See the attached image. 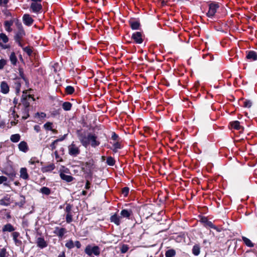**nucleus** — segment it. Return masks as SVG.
I'll use <instances>...</instances> for the list:
<instances>
[{
    "instance_id": "1",
    "label": "nucleus",
    "mask_w": 257,
    "mask_h": 257,
    "mask_svg": "<svg viewBox=\"0 0 257 257\" xmlns=\"http://www.w3.org/2000/svg\"><path fill=\"white\" fill-rule=\"evenodd\" d=\"M78 139L82 145L87 147L89 144L92 147H96L99 145L100 143L97 141V136L91 133L86 134L85 132H81L80 130L77 132Z\"/></svg>"
},
{
    "instance_id": "2",
    "label": "nucleus",
    "mask_w": 257,
    "mask_h": 257,
    "mask_svg": "<svg viewBox=\"0 0 257 257\" xmlns=\"http://www.w3.org/2000/svg\"><path fill=\"white\" fill-rule=\"evenodd\" d=\"M25 31L22 25L20 24L18 26V31L16 33V34L14 36V40L15 42L18 44V45L21 47H23L22 40L23 38L25 36Z\"/></svg>"
},
{
    "instance_id": "3",
    "label": "nucleus",
    "mask_w": 257,
    "mask_h": 257,
    "mask_svg": "<svg viewBox=\"0 0 257 257\" xmlns=\"http://www.w3.org/2000/svg\"><path fill=\"white\" fill-rule=\"evenodd\" d=\"M84 251L89 256H92V255L99 256L100 253V248L97 245H88L85 247Z\"/></svg>"
},
{
    "instance_id": "4",
    "label": "nucleus",
    "mask_w": 257,
    "mask_h": 257,
    "mask_svg": "<svg viewBox=\"0 0 257 257\" xmlns=\"http://www.w3.org/2000/svg\"><path fill=\"white\" fill-rule=\"evenodd\" d=\"M94 162L92 159H90L86 162L81 163V170L85 174H89L91 173L93 169Z\"/></svg>"
},
{
    "instance_id": "5",
    "label": "nucleus",
    "mask_w": 257,
    "mask_h": 257,
    "mask_svg": "<svg viewBox=\"0 0 257 257\" xmlns=\"http://www.w3.org/2000/svg\"><path fill=\"white\" fill-rule=\"evenodd\" d=\"M34 100L35 99L31 96V95L23 94L21 100L22 103L19 104V106L22 105L23 107L29 108L30 101Z\"/></svg>"
},
{
    "instance_id": "6",
    "label": "nucleus",
    "mask_w": 257,
    "mask_h": 257,
    "mask_svg": "<svg viewBox=\"0 0 257 257\" xmlns=\"http://www.w3.org/2000/svg\"><path fill=\"white\" fill-rule=\"evenodd\" d=\"M219 5L217 3H212L209 5V10L207 13V16L209 18H212L219 9Z\"/></svg>"
},
{
    "instance_id": "7",
    "label": "nucleus",
    "mask_w": 257,
    "mask_h": 257,
    "mask_svg": "<svg viewBox=\"0 0 257 257\" xmlns=\"http://www.w3.org/2000/svg\"><path fill=\"white\" fill-rule=\"evenodd\" d=\"M69 154L71 156H76L80 153L79 149L76 146L74 143H72L68 146Z\"/></svg>"
},
{
    "instance_id": "8",
    "label": "nucleus",
    "mask_w": 257,
    "mask_h": 257,
    "mask_svg": "<svg viewBox=\"0 0 257 257\" xmlns=\"http://www.w3.org/2000/svg\"><path fill=\"white\" fill-rule=\"evenodd\" d=\"M132 39L134 40L137 44H142L144 41L143 38V34L140 32H136L133 34Z\"/></svg>"
},
{
    "instance_id": "9",
    "label": "nucleus",
    "mask_w": 257,
    "mask_h": 257,
    "mask_svg": "<svg viewBox=\"0 0 257 257\" xmlns=\"http://www.w3.org/2000/svg\"><path fill=\"white\" fill-rule=\"evenodd\" d=\"M121 219L122 217H121V216H119L116 213H115L112 216H111L110 218V220L111 222H113L116 225L119 226L121 223Z\"/></svg>"
},
{
    "instance_id": "10",
    "label": "nucleus",
    "mask_w": 257,
    "mask_h": 257,
    "mask_svg": "<svg viewBox=\"0 0 257 257\" xmlns=\"http://www.w3.org/2000/svg\"><path fill=\"white\" fill-rule=\"evenodd\" d=\"M23 21L24 23L28 26H31L34 22V20L29 14L24 15L23 17Z\"/></svg>"
},
{
    "instance_id": "11",
    "label": "nucleus",
    "mask_w": 257,
    "mask_h": 257,
    "mask_svg": "<svg viewBox=\"0 0 257 257\" xmlns=\"http://www.w3.org/2000/svg\"><path fill=\"white\" fill-rule=\"evenodd\" d=\"M66 232L67 230L65 228H59V227H56L54 231V233L61 238Z\"/></svg>"
},
{
    "instance_id": "12",
    "label": "nucleus",
    "mask_w": 257,
    "mask_h": 257,
    "mask_svg": "<svg viewBox=\"0 0 257 257\" xmlns=\"http://www.w3.org/2000/svg\"><path fill=\"white\" fill-rule=\"evenodd\" d=\"M246 58L249 61L257 60V53L253 51H246Z\"/></svg>"
},
{
    "instance_id": "13",
    "label": "nucleus",
    "mask_w": 257,
    "mask_h": 257,
    "mask_svg": "<svg viewBox=\"0 0 257 257\" xmlns=\"http://www.w3.org/2000/svg\"><path fill=\"white\" fill-rule=\"evenodd\" d=\"M229 124L232 129L238 130L240 132L243 130V127L240 125V122L237 120L232 121L230 122Z\"/></svg>"
},
{
    "instance_id": "14",
    "label": "nucleus",
    "mask_w": 257,
    "mask_h": 257,
    "mask_svg": "<svg viewBox=\"0 0 257 257\" xmlns=\"http://www.w3.org/2000/svg\"><path fill=\"white\" fill-rule=\"evenodd\" d=\"M36 243L37 246L41 248H45L48 245L47 242L45 240L43 237H40L37 238Z\"/></svg>"
},
{
    "instance_id": "15",
    "label": "nucleus",
    "mask_w": 257,
    "mask_h": 257,
    "mask_svg": "<svg viewBox=\"0 0 257 257\" xmlns=\"http://www.w3.org/2000/svg\"><path fill=\"white\" fill-rule=\"evenodd\" d=\"M30 8L32 10L33 12H39L42 9V6L41 4L37 3H32L31 5Z\"/></svg>"
},
{
    "instance_id": "16",
    "label": "nucleus",
    "mask_w": 257,
    "mask_h": 257,
    "mask_svg": "<svg viewBox=\"0 0 257 257\" xmlns=\"http://www.w3.org/2000/svg\"><path fill=\"white\" fill-rule=\"evenodd\" d=\"M10 90L9 86L6 81H3L1 84V91L4 94H7Z\"/></svg>"
},
{
    "instance_id": "17",
    "label": "nucleus",
    "mask_w": 257,
    "mask_h": 257,
    "mask_svg": "<svg viewBox=\"0 0 257 257\" xmlns=\"http://www.w3.org/2000/svg\"><path fill=\"white\" fill-rule=\"evenodd\" d=\"M20 178L24 180H28L29 179V176L27 172V169L26 168H22L20 169Z\"/></svg>"
},
{
    "instance_id": "18",
    "label": "nucleus",
    "mask_w": 257,
    "mask_h": 257,
    "mask_svg": "<svg viewBox=\"0 0 257 257\" xmlns=\"http://www.w3.org/2000/svg\"><path fill=\"white\" fill-rule=\"evenodd\" d=\"M25 203V197L24 195H21L19 196V201L15 203V205L18 206L20 208H23Z\"/></svg>"
},
{
    "instance_id": "19",
    "label": "nucleus",
    "mask_w": 257,
    "mask_h": 257,
    "mask_svg": "<svg viewBox=\"0 0 257 257\" xmlns=\"http://www.w3.org/2000/svg\"><path fill=\"white\" fill-rule=\"evenodd\" d=\"M133 214V211L131 209H122L120 212L121 217L129 218L131 215Z\"/></svg>"
},
{
    "instance_id": "20",
    "label": "nucleus",
    "mask_w": 257,
    "mask_h": 257,
    "mask_svg": "<svg viewBox=\"0 0 257 257\" xmlns=\"http://www.w3.org/2000/svg\"><path fill=\"white\" fill-rule=\"evenodd\" d=\"M19 150L23 152H27L29 149L27 144L25 141H22L18 145Z\"/></svg>"
},
{
    "instance_id": "21",
    "label": "nucleus",
    "mask_w": 257,
    "mask_h": 257,
    "mask_svg": "<svg viewBox=\"0 0 257 257\" xmlns=\"http://www.w3.org/2000/svg\"><path fill=\"white\" fill-rule=\"evenodd\" d=\"M15 230V228L10 223L5 225L3 228V232H13Z\"/></svg>"
},
{
    "instance_id": "22",
    "label": "nucleus",
    "mask_w": 257,
    "mask_h": 257,
    "mask_svg": "<svg viewBox=\"0 0 257 257\" xmlns=\"http://www.w3.org/2000/svg\"><path fill=\"white\" fill-rule=\"evenodd\" d=\"M60 177L61 179L67 182H70L72 181L74 179L72 176L66 175L62 172L60 173Z\"/></svg>"
},
{
    "instance_id": "23",
    "label": "nucleus",
    "mask_w": 257,
    "mask_h": 257,
    "mask_svg": "<svg viewBox=\"0 0 257 257\" xmlns=\"http://www.w3.org/2000/svg\"><path fill=\"white\" fill-rule=\"evenodd\" d=\"M129 24L131 28L133 30H138L140 27V23L139 22L134 20H131L129 21Z\"/></svg>"
},
{
    "instance_id": "24",
    "label": "nucleus",
    "mask_w": 257,
    "mask_h": 257,
    "mask_svg": "<svg viewBox=\"0 0 257 257\" xmlns=\"http://www.w3.org/2000/svg\"><path fill=\"white\" fill-rule=\"evenodd\" d=\"M3 173L4 174L9 176V177L12 180H14V179L15 178L16 175L15 171L13 169H12L11 170H10L9 171L8 170H6L5 171H3Z\"/></svg>"
},
{
    "instance_id": "25",
    "label": "nucleus",
    "mask_w": 257,
    "mask_h": 257,
    "mask_svg": "<svg viewBox=\"0 0 257 257\" xmlns=\"http://www.w3.org/2000/svg\"><path fill=\"white\" fill-rule=\"evenodd\" d=\"M10 204V198L8 196H5L4 198L0 200V205L4 206H9Z\"/></svg>"
},
{
    "instance_id": "26",
    "label": "nucleus",
    "mask_w": 257,
    "mask_h": 257,
    "mask_svg": "<svg viewBox=\"0 0 257 257\" xmlns=\"http://www.w3.org/2000/svg\"><path fill=\"white\" fill-rule=\"evenodd\" d=\"M13 24V21H6L5 22L4 26L6 29V30L9 32H11L12 31V29L11 26Z\"/></svg>"
},
{
    "instance_id": "27",
    "label": "nucleus",
    "mask_w": 257,
    "mask_h": 257,
    "mask_svg": "<svg viewBox=\"0 0 257 257\" xmlns=\"http://www.w3.org/2000/svg\"><path fill=\"white\" fill-rule=\"evenodd\" d=\"M29 112V108L23 107L22 108V118L23 119H26L30 116Z\"/></svg>"
},
{
    "instance_id": "28",
    "label": "nucleus",
    "mask_w": 257,
    "mask_h": 257,
    "mask_svg": "<svg viewBox=\"0 0 257 257\" xmlns=\"http://www.w3.org/2000/svg\"><path fill=\"white\" fill-rule=\"evenodd\" d=\"M55 168V166L53 164H50L47 166L44 167L42 168V171L43 173L51 172Z\"/></svg>"
},
{
    "instance_id": "29",
    "label": "nucleus",
    "mask_w": 257,
    "mask_h": 257,
    "mask_svg": "<svg viewBox=\"0 0 257 257\" xmlns=\"http://www.w3.org/2000/svg\"><path fill=\"white\" fill-rule=\"evenodd\" d=\"M242 239L244 243L248 247H252L254 246V243L248 238L245 236H242Z\"/></svg>"
},
{
    "instance_id": "30",
    "label": "nucleus",
    "mask_w": 257,
    "mask_h": 257,
    "mask_svg": "<svg viewBox=\"0 0 257 257\" xmlns=\"http://www.w3.org/2000/svg\"><path fill=\"white\" fill-rule=\"evenodd\" d=\"M176 254V251L174 249H170L167 250L165 252L166 257H174Z\"/></svg>"
},
{
    "instance_id": "31",
    "label": "nucleus",
    "mask_w": 257,
    "mask_h": 257,
    "mask_svg": "<svg viewBox=\"0 0 257 257\" xmlns=\"http://www.w3.org/2000/svg\"><path fill=\"white\" fill-rule=\"evenodd\" d=\"M10 60L13 65H16L18 60L15 52L11 53L10 56Z\"/></svg>"
},
{
    "instance_id": "32",
    "label": "nucleus",
    "mask_w": 257,
    "mask_h": 257,
    "mask_svg": "<svg viewBox=\"0 0 257 257\" xmlns=\"http://www.w3.org/2000/svg\"><path fill=\"white\" fill-rule=\"evenodd\" d=\"M200 252V246L198 244L194 245L192 248V253L195 255H198L199 254Z\"/></svg>"
},
{
    "instance_id": "33",
    "label": "nucleus",
    "mask_w": 257,
    "mask_h": 257,
    "mask_svg": "<svg viewBox=\"0 0 257 257\" xmlns=\"http://www.w3.org/2000/svg\"><path fill=\"white\" fill-rule=\"evenodd\" d=\"M62 108L65 111L70 110L72 107V104L69 102H64L62 104Z\"/></svg>"
},
{
    "instance_id": "34",
    "label": "nucleus",
    "mask_w": 257,
    "mask_h": 257,
    "mask_svg": "<svg viewBox=\"0 0 257 257\" xmlns=\"http://www.w3.org/2000/svg\"><path fill=\"white\" fill-rule=\"evenodd\" d=\"M21 138V136L19 134H15L12 135L11 136L10 140L13 143H17L18 142Z\"/></svg>"
},
{
    "instance_id": "35",
    "label": "nucleus",
    "mask_w": 257,
    "mask_h": 257,
    "mask_svg": "<svg viewBox=\"0 0 257 257\" xmlns=\"http://www.w3.org/2000/svg\"><path fill=\"white\" fill-rule=\"evenodd\" d=\"M9 39L8 37L4 33L0 34V41L4 43H7L9 42Z\"/></svg>"
},
{
    "instance_id": "36",
    "label": "nucleus",
    "mask_w": 257,
    "mask_h": 257,
    "mask_svg": "<svg viewBox=\"0 0 257 257\" xmlns=\"http://www.w3.org/2000/svg\"><path fill=\"white\" fill-rule=\"evenodd\" d=\"M40 192L43 194L49 195L51 193V190L47 187H43L40 189Z\"/></svg>"
},
{
    "instance_id": "37",
    "label": "nucleus",
    "mask_w": 257,
    "mask_h": 257,
    "mask_svg": "<svg viewBox=\"0 0 257 257\" xmlns=\"http://www.w3.org/2000/svg\"><path fill=\"white\" fill-rule=\"evenodd\" d=\"M9 252L6 248L4 247L0 249V257H9Z\"/></svg>"
},
{
    "instance_id": "38",
    "label": "nucleus",
    "mask_w": 257,
    "mask_h": 257,
    "mask_svg": "<svg viewBox=\"0 0 257 257\" xmlns=\"http://www.w3.org/2000/svg\"><path fill=\"white\" fill-rule=\"evenodd\" d=\"M115 160L112 157H108L106 159V163L109 166H113L115 164Z\"/></svg>"
},
{
    "instance_id": "39",
    "label": "nucleus",
    "mask_w": 257,
    "mask_h": 257,
    "mask_svg": "<svg viewBox=\"0 0 257 257\" xmlns=\"http://www.w3.org/2000/svg\"><path fill=\"white\" fill-rule=\"evenodd\" d=\"M15 85H16V92L17 93H19V92L20 91V88L21 86V83L19 79L16 80Z\"/></svg>"
},
{
    "instance_id": "40",
    "label": "nucleus",
    "mask_w": 257,
    "mask_h": 257,
    "mask_svg": "<svg viewBox=\"0 0 257 257\" xmlns=\"http://www.w3.org/2000/svg\"><path fill=\"white\" fill-rule=\"evenodd\" d=\"M74 91V88L71 86H67L65 88V92L68 94H71Z\"/></svg>"
},
{
    "instance_id": "41",
    "label": "nucleus",
    "mask_w": 257,
    "mask_h": 257,
    "mask_svg": "<svg viewBox=\"0 0 257 257\" xmlns=\"http://www.w3.org/2000/svg\"><path fill=\"white\" fill-rule=\"evenodd\" d=\"M65 246L68 248L71 249L74 247V243L72 240H69L66 243Z\"/></svg>"
},
{
    "instance_id": "42",
    "label": "nucleus",
    "mask_w": 257,
    "mask_h": 257,
    "mask_svg": "<svg viewBox=\"0 0 257 257\" xmlns=\"http://www.w3.org/2000/svg\"><path fill=\"white\" fill-rule=\"evenodd\" d=\"M10 112H11L9 115V117L10 118H14L15 115H16V111H15V106L14 107H11L10 109Z\"/></svg>"
},
{
    "instance_id": "43",
    "label": "nucleus",
    "mask_w": 257,
    "mask_h": 257,
    "mask_svg": "<svg viewBox=\"0 0 257 257\" xmlns=\"http://www.w3.org/2000/svg\"><path fill=\"white\" fill-rule=\"evenodd\" d=\"M129 249L128 246L127 244H123L120 248V251L122 253L126 252Z\"/></svg>"
},
{
    "instance_id": "44",
    "label": "nucleus",
    "mask_w": 257,
    "mask_h": 257,
    "mask_svg": "<svg viewBox=\"0 0 257 257\" xmlns=\"http://www.w3.org/2000/svg\"><path fill=\"white\" fill-rule=\"evenodd\" d=\"M113 147L114 148L112 149V150L114 152L116 153L117 151V149L121 148L120 144L117 142L113 144Z\"/></svg>"
},
{
    "instance_id": "45",
    "label": "nucleus",
    "mask_w": 257,
    "mask_h": 257,
    "mask_svg": "<svg viewBox=\"0 0 257 257\" xmlns=\"http://www.w3.org/2000/svg\"><path fill=\"white\" fill-rule=\"evenodd\" d=\"M23 49L24 51L29 56L32 55L33 51L30 47H26Z\"/></svg>"
},
{
    "instance_id": "46",
    "label": "nucleus",
    "mask_w": 257,
    "mask_h": 257,
    "mask_svg": "<svg viewBox=\"0 0 257 257\" xmlns=\"http://www.w3.org/2000/svg\"><path fill=\"white\" fill-rule=\"evenodd\" d=\"M73 205L70 204H67L65 208V211L67 214L71 213Z\"/></svg>"
},
{
    "instance_id": "47",
    "label": "nucleus",
    "mask_w": 257,
    "mask_h": 257,
    "mask_svg": "<svg viewBox=\"0 0 257 257\" xmlns=\"http://www.w3.org/2000/svg\"><path fill=\"white\" fill-rule=\"evenodd\" d=\"M53 123L51 122H47L44 125V127L45 130L50 131L52 129Z\"/></svg>"
},
{
    "instance_id": "48",
    "label": "nucleus",
    "mask_w": 257,
    "mask_h": 257,
    "mask_svg": "<svg viewBox=\"0 0 257 257\" xmlns=\"http://www.w3.org/2000/svg\"><path fill=\"white\" fill-rule=\"evenodd\" d=\"M129 188L127 187H125L122 189L121 193L124 195V196L126 197L127 196L129 192Z\"/></svg>"
},
{
    "instance_id": "49",
    "label": "nucleus",
    "mask_w": 257,
    "mask_h": 257,
    "mask_svg": "<svg viewBox=\"0 0 257 257\" xmlns=\"http://www.w3.org/2000/svg\"><path fill=\"white\" fill-rule=\"evenodd\" d=\"M66 221L68 223H70L72 221V215L71 213H68L66 214Z\"/></svg>"
},
{
    "instance_id": "50",
    "label": "nucleus",
    "mask_w": 257,
    "mask_h": 257,
    "mask_svg": "<svg viewBox=\"0 0 257 257\" xmlns=\"http://www.w3.org/2000/svg\"><path fill=\"white\" fill-rule=\"evenodd\" d=\"M19 73H20V75L21 76V77L26 82H27L28 81L27 78L25 77V75H24V72H23V69L22 68H19Z\"/></svg>"
},
{
    "instance_id": "51",
    "label": "nucleus",
    "mask_w": 257,
    "mask_h": 257,
    "mask_svg": "<svg viewBox=\"0 0 257 257\" xmlns=\"http://www.w3.org/2000/svg\"><path fill=\"white\" fill-rule=\"evenodd\" d=\"M252 105V102L250 100H245L243 102V106L246 108H250Z\"/></svg>"
},
{
    "instance_id": "52",
    "label": "nucleus",
    "mask_w": 257,
    "mask_h": 257,
    "mask_svg": "<svg viewBox=\"0 0 257 257\" xmlns=\"http://www.w3.org/2000/svg\"><path fill=\"white\" fill-rule=\"evenodd\" d=\"M7 64V60L4 59L0 60V70L3 69L4 66Z\"/></svg>"
},
{
    "instance_id": "53",
    "label": "nucleus",
    "mask_w": 257,
    "mask_h": 257,
    "mask_svg": "<svg viewBox=\"0 0 257 257\" xmlns=\"http://www.w3.org/2000/svg\"><path fill=\"white\" fill-rule=\"evenodd\" d=\"M14 241L15 242V244L17 246H21L22 245V241L21 240L16 238L14 239Z\"/></svg>"
},
{
    "instance_id": "54",
    "label": "nucleus",
    "mask_w": 257,
    "mask_h": 257,
    "mask_svg": "<svg viewBox=\"0 0 257 257\" xmlns=\"http://www.w3.org/2000/svg\"><path fill=\"white\" fill-rule=\"evenodd\" d=\"M38 163L39 160L35 158H31L29 161V163L31 164H35V163Z\"/></svg>"
},
{
    "instance_id": "55",
    "label": "nucleus",
    "mask_w": 257,
    "mask_h": 257,
    "mask_svg": "<svg viewBox=\"0 0 257 257\" xmlns=\"http://www.w3.org/2000/svg\"><path fill=\"white\" fill-rule=\"evenodd\" d=\"M58 142V140H55L53 142L51 143L50 145V147L52 150L55 149L56 148V144Z\"/></svg>"
},
{
    "instance_id": "56",
    "label": "nucleus",
    "mask_w": 257,
    "mask_h": 257,
    "mask_svg": "<svg viewBox=\"0 0 257 257\" xmlns=\"http://www.w3.org/2000/svg\"><path fill=\"white\" fill-rule=\"evenodd\" d=\"M12 236L13 240L16 238H18V237L20 236V233L17 231L13 232L12 233Z\"/></svg>"
},
{
    "instance_id": "57",
    "label": "nucleus",
    "mask_w": 257,
    "mask_h": 257,
    "mask_svg": "<svg viewBox=\"0 0 257 257\" xmlns=\"http://www.w3.org/2000/svg\"><path fill=\"white\" fill-rule=\"evenodd\" d=\"M207 225L212 228L216 229V230L218 231L217 227H216L211 221H207Z\"/></svg>"
},
{
    "instance_id": "58",
    "label": "nucleus",
    "mask_w": 257,
    "mask_h": 257,
    "mask_svg": "<svg viewBox=\"0 0 257 257\" xmlns=\"http://www.w3.org/2000/svg\"><path fill=\"white\" fill-rule=\"evenodd\" d=\"M7 180L8 179L6 177L3 176H0V184L6 182Z\"/></svg>"
},
{
    "instance_id": "59",
    "label": "nucleus",
    "mask_w": 257,
    "mask_h": 257,
    "mask_svg": "<svg viewBox=\"0 0 257 257\" xmlns=\"http://www.w3.org/2000/svg\"><path fill=\"white\" fill-rule=\"evenodd\" d=\"M111 139L114 141H116L118 139V136L114 132L112 133Z\"/></svg>"
},
{
    "instance_id": "60",
    "label": "nucleus",
    "mask_w": 257,
    "mask_h": 257,
    "mask_svg": "<svg viewBox=\"0 0 257 257\" xmlns=\"http://www.w3.org/2000/svg\"><path fill=\"white\" fill-rule=\"evenodd\" d=\"M34 130L37 133L41 131V127L39 125H35L34 126Z\"/></svg>"
},
{
    "instance_id": "61",
    "label": "nucleus",
    "mask_w": 257,
    "mask_h": 257,
    "mask_svg": "<svg viewBox=\"0 0 257 257\" xmlns=\"http://www.w3.org/2000/svg\"><path fill=\"white\" fill-rule=\"evenodd\" d=\"M74 245H75L77 248H80L81 246V244L79 241H76Z\"/></svg>"
},
{
    "instance_id": "62",
    "label": "nucleus",
    "mask_w": 257,
    "mask_h": 257,
    "mask_svg": "<svg viewBox=\"0 0 257 257\" xmlns=\"http://www.w3.org/2000/svg\"><path fill=\"white\" fill-rule=\"evenodd\" d=\"M90 183L89 182V181L88 180H87L86 182L85 188L86 189H89L90 188Z\"/></svg>"
},
{
    "instance_id": "63",
    "label": "nucleus",
    "mask_w": 257,
    "mask_h": 257,
    "mask_svg": "<svg viewBox=\"0 0 257 257\" xmlns=\"http://www.w3.org/2000/svg\"><path fill=\"white\" fill-rule=\"evenodd\" d=\"M10 48V45H9V44H4L3 47H2V49H9Z\"/></svg>"
},
{
    "instance_id": "64",
    "label": "nucleus",
    "mask_w": 257,
    "mask_h": 257,
    "mask_svg": "<svg viewBox=\"0 0 257 257\" xmlns=\"http://www.w3.org/2000/svg\"><path fill=\"white\" fill-rule=\"evenodd\" d=\"M58 257H65V254L64 251L62 252L60 254H59Z\"/></svg>"
}]
</instances>
